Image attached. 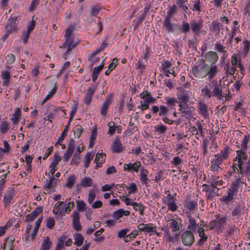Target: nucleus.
<instances>
[{
  "label": "nucleus",
  "instance_id": "nucleus-46",
  "mask_svg": "<svg viewBox=\"0 0 250 250\" xmlns=\"http://www.w3.org/2000/svg\"><path fill=\"white\" fill-rule=\"evenodd\" d=\"M125 214V210L123 209L120 208L115 211L113 213V217L115 219H119L122 217Z\"/></svg>",
  "mask_w": 250,
  "mask_h": 250
},
{
  "label": "nucleus",
  "instance_id": "nucleus-62",
  "mask_svg": "<svg viewBox=\"0 0 250 250\" xmlns=\"http://www.w3.org/2000/svg\"><path fill=\"white\" fill-rule=\"evenodd\" d=\"M6 60L8 64H12L15 61V57L13 54H9L6 57Z\"/></svg>",
  "mask_w": 250,
  "mask_h": 250
},
{
  "label": "nucleus",
  "instance_id": "nucleus-36",
  "mask_svg": "<svg viewBox=\"0 0 250 250\" xmlns=\"http://www.w3.org/2000/svg\"><path fill=\"white\" fill-rule=\"evenodd\" d=\"M236 66L232 65L231 67L230 65L227 64L225 67V71L226 75L228 76L229 75L232 76L234 74L236 70Z\"/></svg>",
  "mask_w": 250,
  "mask_h": 250
},
{
  "label": "nucleus",
  "instance_id": "nucleus-14",
  "mask_svg": "<svg viewBox=\"0 0 250 250\" xmlns=\"http://www.w3.org/2000/svg\"><path fill=\"white\" fill-rule=\"evenodd\" d=\"M141 166V163L137 161L134 163H129L128 164H125L124 165L123 168L125 171H132L133 170L135 172H138L139 168Z\"/></svg>",
  "mask_w": 250,
  "mask_h": 250
},
{
  "label": "nucleus",
  "instance_id": "nucleus-1",
  "mask_svg": "<svg viewBox=\"0 0 250 250\" xmlns=\"http://www.w3.org/2000/svg\"><path fill=\"white\" fill-rule=\"evenodd\" d=\"M219 71L218 67L209 65L204 59L195 62L192 68V74L196 78L203 79L207 77L209 81L216 77Z\"/></svg>",
  "mask_w": 250,
  "mask_h": 250
},
{
  "label": "nucleus",
  "instance_id": "nucleus-55",
  "mask_svg": "<svg viewBox=\"0 0 250 250\" xmlns=\"http://www.w3.org/2000/svg\"><path fill=\"white\" fill-rule=\"evenodd\" d=\"M244 15L250 16V0H247L245 2V7L244 8Z\"/></svg>",
  "mask_w": 250,
  "mask_h": 250
},
{
  "label": "nucleus",
  "instance_id": "nucleus-10",
  "mask_svg": "<svg viewBox=\"0 0 250 250\" xmlns=\"http://www.w3.org/2000/svg\"><path fill=\"white\" fill-rule=\"evenodd\" d=\"M15 193V191L13 188H9L6 190L3 198V202L5 207L10 206L12 203Z\"/></svg>",
  "mask_w": 250,
  "mask_h": 250
},
{
  "label": "nucleus",
  "instance_id": "nucleus-40",
  "mask_svg": "<svg viewBox=\"0 0 250 250\" xmlns=\"http://www.w3.org/2000/svg\"><path fill=\"white\" fill-rule=\"evenodd\" d=\"M134 209L136 211H139L140 214L142 215H144V211L145 209V207L141 203H133V205Z\"/></svg>",
  "mask_w": 250,
  "mask_h": 250
},
{
  "label": "nucleus",
  "instance_id": "nucleus-7",
  "mask_svg": "<svg viewBox=\"0 0 250 250\" xmlns=\"http://www.w3.org/2000/svg\"><path fill=\"white\" fill-rule=\"evenodd\" d=\"M204 187H205V189L207 192V196L209 199H212L215 196H219L218 193L219 188L215 187L213 185H207L204 184Z\"/></svg>",
  "mask_w": 250,
  "mask_h": 250
},
{
  "label": "nucleus",
  "instance_id": "nucleus-57",
  "mask_svg": "<svg viewBox=\"0 0 250 250\" xmlns=\"http://www.w3.org/2000/svg\"><path fill=\"white\" fill-rule=\"evenodd\" d=\"M69 126V123H68L63 130L62 132V133L61 136L59 138L58 141L56 144H57L59 142L62 141L64 139V137L67 135L68 132V128Z\"/></svg>",
  "mask_w": 250,
  "mask_h": 250
},
{
  "label": "nucleus",
  "instance_id": "nucleus-11",
  "mask_svg": "<svg viewBox=\"0 0 250 250\" xmlns=\"http://www.w3.org/2000/svg\"><path fill=\"white\" fill-rule=\"evenodd\" d=\"M242 184H244V183L241 181V177H240V176H238L236 180L231 183L228 191L234 195H236L238 188Z\"/></svg>",
  "mask_w": 250,
  "mask_h": 250
},
{
  "label": "nucleus",
  "instance_id": "nucleus-59",
  "mask_svg": "<svg viewBox=\"0 0 250 250\" xmlns=\"http://www.w3.org/2000/svg\"><path fill=\"white\" fill-rule=\"evenodd\" d=\"M62 204H63V202H62V201H59L56 203V204L55 205L53 210V212L55 214H58L59 212L60 213L61 206Z\"/></svg>",
  "mask_w": 250,
  "mask_h": 250
},
{
  "label": "nucleus",
  "instance_id": "nucleus-17",
  "mask_svg": "<svg viewBox=\"0 0 250 250\" xmlns=\"http://www.w3.org/2000/svg\"><path fill=\"white\" fill-rule=\"evenodd\" d=\"M188 223L187 226V230H190L192 232H195L198 228V224L195 219L192 217L191 215L188 216Z\"/></svg>",
  "mask_w": 250,
  "mask_h": 250
},
{
  "label": "nucleus",
  "instance_id": "nucleus-18",
  "mask_svg": "<svg viewBox=\"0 0 250 250\" xmlns=\"http://www.w3.org/2000/svg\"><path fill=\"white\" fill-rule=\"evenodd\" d=\"M112 96L108 95L105 99V101H104V104H103L100 113L102 115H105L107 114V110L108 108V107L110 104L111 103L112 101Z\"/></svg>",
  "mask_w": 250,
  "mask_h": 250
},
{
  "label": "nucleus",
  "instance_id": "nucleus-35",
  "mask_svg": "<svg viewBox=\"0 0 250 250\" xmlns=\"http://www.w3.org/2000/svg\"><path fill=\"white\" fill-rule=\"evenodd\" d=\"M93 185V180L89 177H85L81 180V185L83 187H89Z\"/></svg>",
  "mask_w": 250,
  "mask_h": 250
},
{
  "label": "nucleus",
  "instance_id": "nucleus-37",
  "mask_svg": "<svg viewBox=\"0 0 250 250\" xmlns=\"http://www.w3.org/2000/svg\"><path fill=\"white\" fill-rule=\"evenodd\" d=\"M203 223V222L202 221ZM204 225L203 224H201L200 226L198 227L197 231L199 233V236L200 237V239H202L203 240H205L206 241H207L208 239V236L205 235L204 233V229H203Z\"/></svg>",
  "mask_w": 250,
  "mask_h": 250
},
{
  "label": "nucleus",
  "instance_id": "nucleus-19",
  "mask_svg": "<svg viewBox=\"0 0 250 250\" xmlns=\"http://www.w3.org/2000/svg\"><path fill=\"white\" fill-rule=\"evenodd\" d=\"M184 109H181V116L185 117L189 120H194L195 119L193 117V115L191 111H190L188 105H185Z\"/></svg>",
  "mask_w": 250,
  "mask_h": 250
},
{
  "label": "nucleus",
  "instance_id": "nucleus-52",
  "mask_svg": "<svg viewBox=\"0 0 250 250\" xmlns=\"http://www.w3.org/2000/svg\"><path fill=\"white\" fill-rule=\"evenodd\" d=\"M175 195H170L169 196H167L163 199V203L166 204L168 203V202H171L172 201H176V198H175Z\"/></svg>",
  "mask_w": 250,
  "mask_h": 250
},
{
  "label": "nucleus",
  "instance_id": "nucleus-23",
  "mask_svg": "<svg viewBox=\"0 0 250 250\" xmlns=\"http://www.w3.org/2000/svg\"><path fill=\"white\" fill-rule=\"evenodd\" d=\"M211 89V87L210 84L204 86L201 89L202 95L206 99H210L212 97Z\"/></svg>",
  "mask_w": 250,
  "mask_h": 250
},
{
  "label": "nucleus",
  "instance_id": "nucleus-32",
  "mask_svg": "<svg viewBox=\"0 0 250 250\" xmlns=\"http://www.w3.org/2000/svg\"><path fill=\"white\" fill-rule=\"evenodd\" d=\"M104 67V64H101L100 65H99L98 67H95L92 73V81L93 82H95L97 80V78L98 77L99 74L100 73L101 71L102 70L103 68Z\"/></svg>",
  "mask_w": 250,
  "mask_h": 250
},
{
  "label": "nucleus",
  "instance_id": "nucleus-41",
  "mask_svg": "<svg viewBox=\"0 0 250 250\" xmlns=\"http://www.w3.org/2000/svg\"><path fill=\"white\" fill-rule=\"evenodd\" d=\"M190 28V24L188 22L184 21L182 22L181 24V27L180 28L181 31L184 33L186 34L189 32Z\"/></svg>",
  "mask_w": 250,
  "mask_h": 250
},
{
  "label": "nucleus",
  "instance_id": "nucleus-9",
  "mask_svg": "<svg viewBox=\"0 0 250 250\" xmlns=\"http://www.w3.org/2000/svg\"><path fill=\"white\" fill-rule=\"evenodd\" d=\"M190 28L195 35H198L203 26V21L199 20L197 21L195 20H191L190 22Z\"/></svg>",
  "mask_w": 250,
  "mask_h": 250
},
{
  "label": "nucleus",
  "instance_id": "nucleus-64",
  "mask_svg": "<svg viewBox=\"0 0 250 250\" xmlns=\"http://www.w3.org/2000/svg\"><path fill=\"white\" fill-rule=\"evenodd\" d=\"M160 111L159 113V115L160 116H163L164 115H166L167 114L168 112V110L167 107L164 105H160Z\"/></svg>",
  "mask_w": 250,
  "mask_h": 250
},
{
  "label": "nucleus",
  "instance_id": "nucleus-28",
  "mask_svg": "<svg viewBox=\"0 0 250 250\" xmlns=\"http://www.w3.org/2000/svg\"><path fill=\"white\" fill-rule=\"evenodd\" d=\"M170 18L166 17L164 22L163 26L165 27L166 30L168 32H172L173 31V24L170 23Z\"/></svg>",
  "mask_w": 250,
  "mask_h": 250
},
{
  "label": "nucleus",
  "instance_id": "nucleus-43",
  "mask_svg": "<svg viewBox=\"0 0 250 250\" xmlns=\"http://www.w3.org/2000/svg\"><path fill=\"white\" fill-rule=\"evenodd\" d=\"M169 227L171 228L172 231L175 232L180 229V227L178 225L177 221L174 219H171L169 220Z\"/></svg>",
  "mask_w": 250,
  "mask_h": 250
},
{
  "label": "nucleus",
  "instance_id": "nucleus-48",
  "mask_svg": "<svg viewBox=\"0 0 250 250\" xmlns=\"http://www.w3.org/2000/svg\"><path fill=\"white\" fill-rule=\"evenodd\" d=\"M21 115V111L20 109H18L15 111L14 114H13L11 120L14 124H17L19 121L20 116Z\"/></svg>",
  "mask_w": 250,
  "mask_h": 250
},
{
  "label": "nucleus",
  "instance_id": "nucleus-8",
  "mask_svg": "<svg viewBox=\"0 0 250 250\" xmlns=\"http://www.w3.org/2000/svg\"><path fill=\"white\" fill-rule=\"evenodd\" d=\"M205 58L208 62L210 63L209 65L218 67V66L215 64L218 60V56L216 52L209 51L205 54Z\"/></svg>",
  "mask_w": 250,
  "mask_h": 250
},
{
  "label": "nucleus",
  "instance_id": "nucleus-33",
  "mask_svg": "<svg viewBox=\"0 0 250 250\" xmlns=\"http://www.w3.org/2000/svg\"><path fill=\"white\" fill-rule=\"evenodd\" d=\"M52 245L49 237H46L43 241L41 250H49Z\"/></svg>",
  "mask_w": 250,
  "mask_h": 250
},
{
  "label": "nucleus",
  "instance_id": "nucleus-5",
  "mask_svg": "<svg viewBox=\"0 0 250 250\" xmlns=\"http://www.w3.org/2000/svg\"><path fill=\"white\" fill-rule=\"evenodd\" d=\"M193 232L190 230H186L181 234V241L185 246L190 247L194 242Z\"/></svg>",
  "mask_w": 250,
  "mask_h": 250
},
{
  "label": "nucleus",
  "instance_id": "nucleus-20",
  "mask_svg": "<svg viewBox=\"0 0 250 250\" xmlns=\"http://www.w3.org/2000/svg\"><path fill=\"white\" fill-rule=\"evenodd\" d=\"M232 167L233 172L234 173H238V176H240V177H241V179L244 177V174H245L246 175L250 174L249 172L245 171V168L243 167V165H240L239 166L232 165Z\"/></svg>",
  "mask_w": 250,
  "mask_h": 250
},
{
  "label": "nucleus",
  "instance_id": "nucleus-45",
  "mask_svg": "<svg viewBox=\"0 0 250 250\" xmlns=\"http://www.w3.org/2000/svg\"><path fill=\"white\" fill-rule=\"evenodd\" d=\"M101 10L98 5H93L90 7V15L92 17L96 16Z\"/></svg>",
  "mask_w": 250,
  "mask_h": 250
},
{
  "label": "nucleus",
  "instance_id": "nucleus-53",
  "mask_svg": "<svg viewBox=\"0 0 250 250\" xmlns=\"http://www.w3.org/2000/svg\"><path fill=\"white\" fill-rule=\"evenodd\" d=\"M209 142L207 139H203L202 144V148L203 149V154L205 156L208 152V147Z\"/></svg>",
  "mask_w": 250,
  "mask_h": 250
},
{
  "label": "nucleus",
  "instance_id": "nucleus-22",
  "mask_svg": "<svg viewBox=\"0 0 250 250\" xmlns=\"http://www.w3.org/2000/svg\"><path fill=\"white\" fill-rule=\"evenodd\" d=\"M112 147V151L114 153H120L124 148L120 140L118 138L115 139Z\"/></svg>",
  "mask_w": 250,
  "mask_h": 250
},
{
  "label": "nucleus",
  "instance_id": "nucleus-54",
  "mask_svg": "<svg viewBox=\"0 0 250 250\" xmlns=\"http://www.w3.org/2000/svg\"><path fill=\"white\" fill-rule=\"evenodd\" d=\"M108 126L109 127L108 134L110 135H113L116 129V127L115 126V123L113 122H110L108 123Z\"/></svg>",
  "mask_w": 250,
  "mask_h": 250
},
{
  "label": "nucleus",
  "instance_id": "nucleus-29",
  "mask_svg": "<svg viewBox=\"0 0 250 250\" xmlns=\"http://www.w3.org/2000/svg\"><path fill=\"white\" fill-rule=\"evenodd\" d=\"M228 192V195L223 196L220 198V201L225 203L226 205H229V202L233 199L234 196L235 195L229 191Z\"/></svg>",
  "mask_w": 250,
  "mask_h": 250
},
{
  "label": "nucleus",
  "instance_id": "nucleus-30",
  "mask_svg": "<svg viewBox=\"0 0 250 250\" xmlns=\"http://www.w3.org/2000/svg\"><path fill=\"white\" fill-rule=\"evenodd\" d=\"M185 207L191 211L197 208V203L194 200H187L185 202Z\"/></svg>",
  "mask_w": 250,
  "mask_h": 250
},
{
  "label": "nucleus",
  "instance_id": "nucleus-31",
  "mask_svg": "<svg viewBox=\"0 0 250 250\" xmlns=\"http://www.w3.org/2000/svg\"><path fill=\"white\" fill-rule=\"evenodd\" d=\"M94 156V153L88 152L84 156V167L86 168L89 167L90 161L93 159Z\"/></svg>",
  "mask_w": 250,
  "mask_h": 250
},
{
  "label": "nucleus",
  "instance_id": "nucleus-38",
  "mask_svg": "<svg viewBox=\"0 0 250 250\" xmlns=\"http://www.w3.org/2000/svg\"><path fill=\"white\" fill-rule=\"evenodd\" d=\"M74 239L75 245L80 246L83 243L84 238L81 233H77L74 235Z\"/></svg>",
  "mask_w": 250,
  "mask_h": 250
},
{
  "label": "nucleus",
  "instance_id": "nucleus-27",
  "mask_svg": "<svg viewBox=\"0 0 250 250\" xmlns=\"http://www.w3.org/2000/svg\"><path fill=\"white\" fill-rule=\"evenodd\" d=\"M244 209V207L243 205H237L234 207V209L232 211L231 215L233 217H236L238 218L242 214V212Z\"/></svg>",
  "mask_w": 250,
  "mask_h": 250
},
{
  "label": "nucleus",
  "instance_id": "nucleus-56",
  "mask_svg": "<svg viewBox=\"0 0 250 250\" xmlns=\"http://www.w3.org/2000/svg\"><path fill=\"white\" fill-rule=\"evenodd\" d=\"M177 7L176 4L173 5L169 9V11L167 13V15L166 17H168L169 18H171L172 15L175 14L176 12Z\"/></svg>",
  "mask_w": 250,
  "mask_h": 250
},
{
  "label": "nucleus",
  "instance_id": "nucleus-2",
  "mask_svg": "<svg viewBox=\"0 0 250 250\" xmlns=\"http://www.w3.org/2000/svg\"><path fill=\"white\" fill-rule=\"evenodd\" d=\"M232 150L228 146H225L220 152V153L215 154L214 158L211 161L210 170L213 172H218L221 170L220 165L223 162L229 158V155Z\"/></svg>",
  "mask_w": 250,
  "mask_h": 250
},
{
  "label": "nucleus",
  "instance_id": "nucleus-47",
  "mask_svg": "<svg viewBox=\"0 0 250 250\" xmlns=\"http://www.w3.org/2000/svg\"><path fill=\"white\" fill-rule=\"evenodd\" d=\"M75 182V177L74 175H72L68 178L67 179L65 186L69 188H72Z\"/></svg>",
  "mask_w": 250,
  "mask_h": 250
},
{
  "label": "nucleus",
  "instance_id": "nucleus-50",
  "mask_svg": "<svg viewBox=\"0 0 250 250\" xmlns=\"http://www.w3.org/2000/svg\"><path fill=\"white\" fill-rule=\"evenodd\" d=\"M166 205L167 207V208L170 210L171 211H175L177 209L178 206L175 203V201H172L171 202H168L167 204H166Z\"/></svg>",
  "mask_w": 250,
  "mask_h": 250
},
{
  "label": "nucleus",
  "instance_id": "nucleus-26",
  "mask_svg": "<svg viewBox=\"0 0 250 250\" xmlns=\"http://www.w3.org/2000/svg\"><path fill=\"white\" fill-rule=\"evenodd\" d=\"M1 77L3 80V84L7 86L9 84L11 74L9 71L5 70L1 72Z\"/></svg>",
  "mask_w": 250,
  "mask_h": 250
},
{
  "label": "nucleus",
  "instance_id": "nucleus-34",
  "mask_svg": "<svg viewBox=\"0 0 250 250\" xmlns=\"http://www.w3.org/2000/svg\"><path fill=\"white\" fill-rule=\"evenodd\" d=\"M218 217L219 216L217 215V220H216L217 227L221 229L222 228H223L225 226L228 217L227 216L220 218H218Z\"/></svg>",
  "mask_w": 250,
  "mask_h": 250
},
{
  "label": "nucleus",
  "instance_id": "nucleus-3",
  "mask_svg": "<svg viewBox=\"0 0 250 250\" xmlns=\"http://www.w3.org/2000/svg\"><path fill=\"white\" fill-rule=\"evenodd\" d=\"M74 29L75 27L73 25H70L66 29L65 33L64 34V38L65 41L62 45L60 46V48H67V50L64 54L63 56V58L65 60L67 59V57L70 54L72 49L75 48L78 44V43L74 42V35L72 34Z\"/></svg>",
  "mask_w": 250,
  "mask_h": 250
},
{
  "label": "nucleus",
  "instance_id": "nucleus-44",
  "mask_svg": "<svg viewBox=\"0 0 250 250\" xmlns=\"http://www.w3.org/2000/svg\"><path fill=\"white\" fill-rule=\"evenodd\" d=\"M77 203V209L78 211L82 212L86 209V204L83 201L78 200L76 201Z\"/></svg>",
  "mask_w": 250,
  "mask_h": 250
},
{
  "label": "nucleus",
  "instance_id": "nucleus-42",
  "mask_svg": "<svg viewBox=\"0 0 250 250\" xmlns=\"http://www.w3.org/2000/svg\"><path fill=\"white\" fill-rule=\"evenodd\" d=\"M74 202L73 201L69 202L67 207H65L64 210L61 209L60 214H64L65 213H69L71 211V209L74 208Z\"/></svg>",
  "mask_w": 250,
  "mask_h": 250
},
{
  "label": "nucleus",
  "instance_id": "nucleus-6",
  "mask_svg": "<svg viewBox=\"0 0 250 250\" xmlns=\"http://www.w3.org/2000/svg\"><path fill=\"white\" fill-rule=\"evenodd\" d=\"M212 86H211L212 90V96L216 98L219 100H221L224 97V95L223 94L222 88L221 84V81L219 83L217 81L212 80L211 81Z\"/></svg>",
  "mask_w": 250,
  "mask_h": 250
},
{
  "label": "nucleus",
  "instance_id": "nucleus-13",
  "mask_svg": "<svg viewBox=\"0 0 250 250\" xmlns=\"http://www.w3.org/2000/svg\"><path fill=\"white\" fill-rule=\"evenodd\" d=\"M140 97L141 98L144 99L143 102L148 105H149L150 104L155 103L156 101V99L152 97L150 92L147 91H144L140 94Z\"/></svg>",
  "mask_w": 250,
  "mask_h": 250
},
{
  "label": "nucleus",
  "instance_id": "nucleus-58",
  "mask_svg": "<svg viewBox=\"0 0 250 250\" xmlns=\"http://www.w3.org/2000/svg\"><path fill=\"white\" fill-rule=\"evenodd\" d=\"M96 197V193L94 190L90 189L88 193V202L91 204Z\"/></svg>",
  "mask_w": 250,
  "mask_h": 250
},
{
  "label": "nucleus",
  "instance_id": "nucleus-21",
  "mask_svg": "<svg viewBox=\"0 0 250 250\" xmlns=\"http://www.w3.org/2000/svg\"><path fill=\"white\" fill-rule=\"evenodd\" d=\"M178 99L179 103H187L189 101V96L187 91L185 90H181L178 94Z\"/></svg>",
  "mask_w": 250,
  "mask_h": 250
},
{
  "label": "nucleus",
  "instance_id": "nucleus-15",
  "mask_svg": "<svg viewBox=\"0 0 250 250\" xmlns=\"http://www.w3.org/2000/svg\"><path fill=\"white\" fill-rule=\"evenodd\" d=\"M71 216L73 218L72 224L74 229L77 231L81 230L82 227L80 223V216L79 213L77 211H74L71 214Z\"/></svg>",
  "mask_w": 250,
  "mask_h": 250
},
{
  "label": "nucleus",
  "instance_id": "nucleus-51",
  "mask_svg": "<svg viewBox=\"0 0 250 250\" xmlns=\"http://www.w3.org/2000/svg\"><path fill=\"white\" fill-rule=\"evenodd\" d=\"M83 128L80 125H77L73 129L74 134H75L77 136L78 138H79L80 137L83 132Z\"/></svg>",
  "mask_w": 250,
  "mask_h": 250
},
{
  "label": "nucleus",
  "instance_id": "nucleus-24",
  "mask_svg": "<svg viewBox=\"0 0 250 250\" xmlns=\"http://www.w3.org/2000/svg\"><path fill=\"white\" fill-rule=\"evenodd\" d=\"M95 91V88H89L87 90L84 100V102L86 104L88 105L91 102L92 96L94 94Z\"/></svg>",
  "mask_w": 250,
  "mask_h": 250
},
{
  "label": "nucleus",
  "instance_id": "nucleus-60",
  "mask_svg": "<svg viewBox=\"0 0 250 250\" xmlns=\"http://www.w3.org/2000/svg\"><path fill=\"white\" fill-rule=\"evenodd\" d=\"M75 141L73 139H72L70 140L69 142L66 150L71 152L73 153L75 149Z\"/></svg>",
  "mask_w": 250,
  "mask_h": 250
},
{
  "label": "nucleus",
  "instance_id": "nucleus-39",
  "mask_svg": "<svg viewBox=\"0 0 250 250\" xmlns=\"http://www.w3.org/2000/svg\"><path fill=\"white\" fill-rule=\"evenodd\" d=\"M106 155L103 153V150H99L97 152L94 161H101V163H104L105 161Z\"/></svg>",
  "mask_w": 250,
  "mask_h": 250
},
{
  "label": "nucleus",
  "instance_id": "nucleus-63",
  "mask_svg": "<svg viewBox=\"0 0 250 250\" xmlns=\"http://www.w3.org/2000/svg\"><path fill=\"white\" fill-rule=\"evenodd\" d=\"M55 223V222L54 218L51 217H49L46 221V227L48 228L51 229L54 227Z\"/></svg>",
  "mask_w": 250,
  "mask_h": 250
},
{
  "label": "nucleus",
  "instance_id": "nucleus-25",
  "mask_svg": "<svg viewBox=\"0 0 250 250\" xmlns=\"http://www.w3.org/2000/svg\"><path fill=\"white\" fill-rule=\"evenodd\" d=\"M148 174V171L145 169L144 167H142L141 169L140 174V181L145 183L146 186H147V182L149 179L147 178V175Z\"/></svg>",
  "mask_w": 250,
  "mask_h": 250
},
{
  "label": "nucleus",
  "instance_id": "nucleus-4",
  "mask_svg": "<svg viewBox=\"0 0 250 250\" xmlns=\"http://www.w3.org/2000/svg\"><path fill=\"white\" fill-rule=\"evenodd\" d=\"M246 145L245 144L241 145V149L236 151V157L234 159V162L232 165L235 166H239L245 164L248 159V156L244 150L246 149Z\"/></svg>",
  "mask_w": 250,
  "mask_h": 250
},
{
  "label": "nucleus",
  "instance_id": "nucleus-12",
  "mask_svg": "<svg viewBox=\"0 0 250 250\" xmlns=\"http://www.w3.org/2000/svg\"><path fill=\"white\" fill-rule=\"evenodd\" d=\"M198 111L199 114L205 119L209 118V112L208 105L201 101L198 103Z\"/></svg>",
  "mask_w": 250,
  "mask_h": 250
},
{
  "label": "nucleus",
  "instance_id": "nucleus-16",
  "mask_svg": "<svg viewBox=\"0 0 250 250\" xmlns=\"http://www.w3.org/2000/svg\"><path fill=\"white\" fill-rule=\"evenodd\" d=\"M42 211L43 208L42 207L36 208L33 212L26 215L25 221L27 222H32L41 213H42Z\"/></svg>",
  "mask_w": 250,
  "mask_h": 250
},
{
  "label": "nucleus",
  "instance_id": "nucleus-49",
  "mask_svg": "<svg viewBox=\"0 0 250 250\" xmlns=\"http://www.w3.org/2000/svg\"><path fill=\"white\" fill-rule=\"evenodd\" d=\"M167 129V127L163 125H158L155 127L154 131L159 133H165Z\"/></svg>",
  "mask_w": 250,
  "mask_h": 250
},
{
  "label": "nucleus",
  "instance_id": "nucleus-61",
  "mask_svg": "<svg viewBox=\"0 0 250 250\" xmlns=\"http://www.w3.org/2000/svg\"><path fill=\"white\" fill-rule=\"evenodd\" d=\"M8 124L6 122H3L0 125V131L2 134H5L8 130Z\"/></svg>",
  "mask_w": 250,
  "mask_h": 250
}]
</instances>
